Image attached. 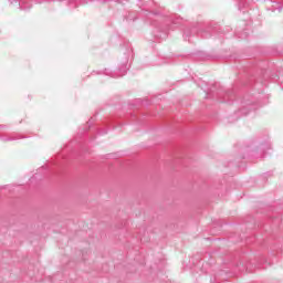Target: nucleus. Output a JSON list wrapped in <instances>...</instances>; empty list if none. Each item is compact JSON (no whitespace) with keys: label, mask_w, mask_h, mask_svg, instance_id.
Returning a JSON list of instances; mask_svg holds the SVG:
<instances>
[{"label":"nucleus","mask_w":283,"mask_h":283,"mask_svg":"<svg viewBox=\"0 0 283 283\" xmlns=\"http://www.w3.org/2000/svg\"><path fill=\"white\" fill-rule=\"evenodd\" d=\"M19 6L20 10H30L32 8V3H30V0H20Z\"/></svg>","instance_id":"f257e3e1"},{"label":"nucleus","mask_w":283,"mask_h":283,"mask_svg":"<svg viewBox=\"0 0 283 283\" xmlns=\"http://www.w3.org/2000/svg\"><path fill=\"white\" fill-rule=\"evenodd\" d=\"M127 64H124L120 69H119V74L117 76H125V74H127Z\"/></svg>","instance_id":"f03ea898"},{"label":"nucleus","mask_w":283,"mask_h":283,"mask_svg":"<svg viewBox=\"0 0 283 283\" xmlns=\"http://www.w3.org/2000/svg\"><path fill=\"white\" fill-rule=\"evenodd\" d=\"M4 140H17V138L15 137H10V138H7Z\"/></svg>","instance_id":"7ed1b4c3"},{"label":"nucleus","mask_w":283,"mask_h":283,"mask_svg":"<svg viewBox=\"0 0 283 283\" xmlns=\"http://www.w3.org/2000/svg\"><path fill=\"white\" fill-rule=\"evenodd\" d=\"M34 1H35V3H43L42 0H34Z\"/></svg>","instance_id":"20e7f679"},{"label":"nucleus","mask_w":283,"mask_h":283,"mask_svg":"<svg viewBox=\"0 0 283 283\" xmlns=\"http://www.w3.org/2000/svg\"><path fill=\"white\" fill-rule=\"evenodd\" d=\"M277 10H279V12H281V10H282V7H279V8H277Z\"/></svg>","instance_id":"39448f33"},{"label":"nucleus","mask_w":283,"mask_h":283,"mask_svg":"<svg viewBox=\"0 0 283 283\" xmlns=\"http://www.w3.org/2000/svg\"><path fill=\"white\" fill-rule=\"evenodd\" d=\"M105 74H106L107 76H109V73L107 72V70L105 71Z\"/></svg>","instance_id":"423d86ee"},{"label":"nucleus","mask_w":283,"mask_h":283,"mask_svg":"<svg viewBox=\"0 0 283 283\" xmlns=\"http://www.w3.org/2000/svg\"><path fill=\"white\" fill-rule=\"evenodd\" d=\"M0 127H3V126H0Z\"/></svg>","instance_id":"0eeeda50"}]
</instances>
